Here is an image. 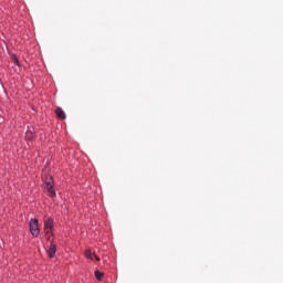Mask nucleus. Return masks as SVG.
<instances>
[{"label": "nucleus", "mask_w": 283, "mask_h": 283, "mask_svg": "<svg viewBox=\"0 0 283 283\" xmlns=\"http://www.w3.org/2000/svg\"><path fill=\"white\" fill-rule=\"evenodd\" d=\"M54 181L52 177H48L45 180V190L48 191L49 196L51 198H55L56 197V192L54 190Z\"/></svg>", "instance_id": "obj_1"}, {"label": "nucleus", "mask_w": 283, "mask_h": 283, "mask_svg": "<svg viewBox=\"0 0 283 283\" xmlns=\"http://www.w3.org/2000/svg\"><path fill=\"white\" fill-rule=\"evenodd\" d=\"M30 232L34 238H38L40 234L39 221L38 219H31L30 221Z\"/></svg>", "instance_id": "obj_2"}, {"label": "nucleus", "mask_w": 283, "mask_h": 283, "mask_svg": "<svg viewBox=\"0 0 283 283\" xmlns=\"http://www.w3.org/2000/svg\"><path fill=\"white\" fill-rule=\"evenodd\" d=\"M53 226H54V222L52 218H48L44 220V229L53 230Z\"/></svg>", "instance_id": "obj_3"}, {"label": "nucleus", "mask_w": 283, "mask_h": 283, "mask_svg": "<svg viewBox=\"0 0 283 283\" xmlns=\"http://www.w3.org/2000/svg\"><path fill=\"white\" fill-rule=\"evenodd\" d=\"M48 253H49L50 259H53L55 256V254H56V245L55 244H51Z\"/></svg>", "instance_id": "obj_4"}, {"label": "nucleus", "mask_w": 283, "mask_h": 283, "mask_svg": "<svg viewBox=\"0 0 283 283\" xmlns=\"http://www.w3.org/2000/svg\"><path fill=\"white\" fill-rule=\"evenodd\" d=\"M55 113H56V116H59V118H61L62 120L66 118L65 112L61 107H57Z\"/></svg>", "instance_id": "obj_5"}, {"label": "nucleus", "mask_w": 283, "mask_h": 283, "mask_svg": "<svg viewBox=\"0 0 283 283\" xmlns=\"http://www.w3.org/2000/svg\"><path fill=\"white\" fill-rule=\"evenodd\" d=\"M52 231H53V229H45L44 228V232H45V237H46L48 241H50L51 238H52V234H53Z\"/></svg>", "instance_id": "obj_6"}, {"label": "nucleus", "mask_w": 283, "mask_h": 283, "mask_svg": "<svg viewBox=\"0 0 283 283\" xmlns=\"http://www.w3.org/2000/svg\"><path fill=\"white\" fill-rule=\"evenodd\" d=\"M84 256H86V259L93 261V256H95V255L92 253V250H86L84 252Z\"/></svg>", "instance_id": "obj_7"}, {"label": "nucleus", "mask_w": 283, "mask_h": 283, "mask_svg": "<svg viewBox=\"0 0 283 283\" xmlns=\"http://www.w3.org/2000/svg\"><path fill=\"white\" fill-rule=\"evenodd\" d=\"M103 276H104V273L103 272H101V271H95V279H97V281H102V279H103Z\"/></svg>", "instance_id": "obj_8"}, {"label": "nucleus", "mask_w": 283, "mask_h": 283, "mask_svg": "<svg viewBox=\"0 0 283 283\" xmlns=\"http://www.w3.org/2000/svg\"><path fill=\"white\" fill-rule=\"evenodd\" d=\"M95 261L99 262L101 261V258L95 255Z\"/></svg>", "instance_id": "obj_9"}, {"label": "nucleus", "mask_w": 283, "mask_h": 283, "mask_svg": "<svg viewBox=\"0 0 283 283\" xmlns=\"http://www.w3.org/2000/svg\"><path fill=\"white\" fill-rule=\"evenodd\" d=\"M15 63H18V60H15Z\"/></svg>", "instance_id": "obj_10"}]
</instances>
